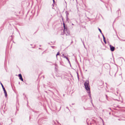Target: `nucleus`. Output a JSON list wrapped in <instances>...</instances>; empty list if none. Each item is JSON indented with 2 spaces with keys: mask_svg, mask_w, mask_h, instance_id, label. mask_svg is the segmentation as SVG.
Here are the masks:
<instances>
[{
  "mask_svg": "<svg viewBox=\"0 0 125 125\" xmlns=\"http://www.w3.org/2000/svg\"><path fill=\"white\" fill-rule=\"evenodd\" d=\"M19 79L20 80H21L22 81H23V79L22 78V76L21 74L19 75Z\"/></svg>",
  "mask_w": 125,
  "mask_h": 125,
  "instance_id": "nucleus-3",
  "label": "nucleus"
},
{
  "mask_svg": "<svg viewBox=\"0 0 125 125\" xmlns=\"http://www.w3.org/2000/svg\"><path fill=\"white\" fill-rule=\"evenodd\" d=\"M5 96L6 97L7 96V94L6 91H4Z\"/></svg>",
  "mask_w": 125,
  "mask_h": 125,
  "instance_id": "nucleus-6",
  "label": "nucleus"
},
{
  "mask_svg": "<svg viewBox=\"0 0 125 125\" xmlns=\"http://www.w3.org/2000/svg\"><path fill=\"white\" fill-rule=\"evenodd\" d=\"M69 34V32L68 33V34H66V35H67V34Z\"/></svg>",
  "mask_w": 125,
  "mask_h": 125,
  "instance_id": "nucleus-11",
  "label": "nucleus"
},
{
  "mask_svg": "<svg viewBox=\"0 0 125 125\" xmlns=\"http://www.w3.org/2000/svg\"><path fill=\"white\" fill-rule=\"evenodd\" d=\"M53 2H54V0H53Z\"/></svg>",
  "mask_w": 125,
  "mask_h": 125,
  "instance_id": "nucleus-12",
  "label": "nucleus"
},
{
  "mask_svg": "<svg viewBox=\"0 0 125 125\" xmlns=\"http://www.w3.org/2000/svg\"><path fill=\"white\" fill-rule=\"evenodd\" d=\"M103 37L104 42L106 44V42L105 40V38L104 36H103Z\"/></svg>",
  "mask_w": 125,
  "mask_h": 125,
  "instance_id": "nucleus-4",
  "label": "nucleus"
},
{
  "mask_svg": "<svg viewBox=\"0 0 125 125\" xmlns=\"http://www.w3.org/2000/svg\"><path fill=\"white\" fill-rule=\"evenodd\" d=\"M110 47H112L111 46H110ZM112 47H113V46H112Z\"/></svg>",
  "mask_w": 125,
  "mask_h": 125,
  "instance_id": "nucleus-13",
  "label": "nucleus"
},
{
  "mask_svg": "<svg viewBox=\"0 0 125 125\" xmlns=\"http://www.w3.org/2000/svg\"><path fill=\"white\" fill-rule=\"evenodd\" d=\"M1 84V85H2V87L3 88V91H6L5 89V88H4V86H3V85Z\"/></svg>",
  "mask_w": 125,
  "mask_h": 125,
  "instance_id": "nucleus-8",
  "label": "nucleus"
},
{
  "mask_svg": "<svg viewBox=\"0 0 125 125\" xmlns=\"http://www.w3.org/2000/svg\"><path fill=\"white\" fill-rule=\"evenodd\" d=\"M110 50L112 51H114L115 49V47H110Z\"/></svg>",
  "mask_w": 125,
  "mask_h": 125,
  "instance_id": "nucleus-5",
  "label": "nucleus"
},
{
  "mask_svg": "<svg viewBox=\"0 0 125 125\" xmlns=\"http://www.w3.org/2000/svg\"><path fill=\"white\" fill-rule=\"evenodd\" d=\"M63 27L64 28V33L65 34L66 32L67 29V28L66 27H65V24L64 23H63Z\"/></svg>",
  "mask_w": 125,
  "mask_h": 125,
  "instance_id": "nucleus-2",
  "label": "nucleus"
},
{
  "mask_svg": "<svg viewBox=\"0 0 125 125\" xmlns=\"http://www.w3.org/2000/svg\"><path fill=\"white\" fill-rule=\"evenodd\" d=\"M84 85L86 90L88 91H89L90 88L89 81H86L84 83Z\"/></svg>",
  "mask_w": 125,
  "mask_h": 125,
  "instance_id": "nucleus-1",
  "label": "nucleus"
},
{
  "mask_svg": "<svg viewBox=\"0 0 125 125\" xmlns=\"http://www.w3.org/2000/svg\"><path fill=\"white\" fill-rule=\"evenodd\" d=\"M63 57L64 58H66L68 60V61L69 62V61L68 59V58H67L64 55H63Z\"/></svg>",
  "mask_w": 125,
  "mask_h": 125,
  "instance_id": "nucleus-7",
  "label": "nucleus"
},
{
  "mask_svg": "<svg viewBox=\"0 0 125 125\" xmlns=\"http://www.w3.org/2000/svg\"><path fill=\"white\" fill-rule=\"evenodd\" d=\"M59 54H60V53H59V52H57V54L56 55V57L57 58V56L58 55H59Z\"/></svg>",
  "mask_w": 125,
  "mask_h": 125,
  "instance_id": "nucleus-9",
  "label": "nucleus"
},
{
  "mask_svg": "<svg viewBox=\"0 0 125 125\" xmlns=\"http://www.w3.org/2000/svg\"><path fill=\"white\" fill-rule=\"evenodd\" d=\"M99 31H100V32L101 33H102V31H101V29H100L99 28Z\"/></svg>",
  "mask_w": 125,
  "mask_h": 125,
  "instance_id": "nucleus-10",
  "label": "nucleus"
}]
</instances>
